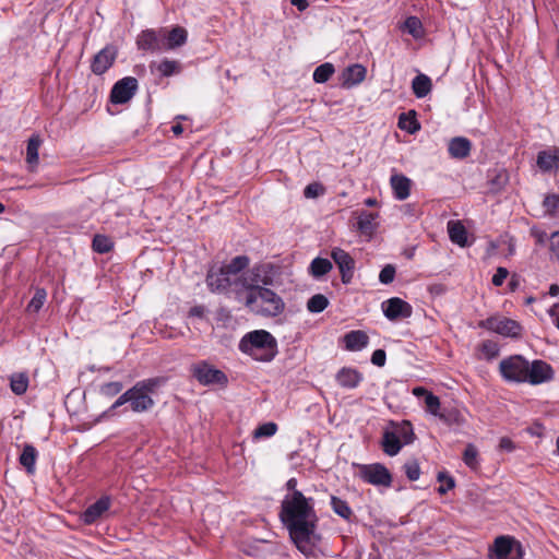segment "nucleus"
<instances>
[{"label":"nucleus","mask_w":559,"mask_h":559,"mask_svg":"<svg viewBox=\"0 0 559 559\" xmlns=\"http://www.w3.org/2000/svg\"><path fill=\"white\" fill-rule=\"evenodd\" d=\"M331 257L340 269L343 283H349L355 269L354 259L341 248H334Z\"/></svg>","instance_id":"nucleus-14"},{"label":"nucleus","mask_w":559,"mask_h":559,"mask_svg":"<svg viewBox=\"0 0 559 559\" xmlns=\"http://www.w3.org/2000/svg\"><path fill=\"white\" fill-rule=\"evenodd\" d=\"M158 385V379H146L129 389L131 409L135 413H142L152 408L154 405L152 394Z\"/></svg>","instance_id":"nucleus-5"},{"label":"nucleus","mask_w":559,"mask_h":559,"mask_svg":"<svg viewBox=\"0 0 559 559\" xmlns=\"http://www.w3.org/2000/svg\"><path fill=\"white\" fill-rule=\"evenodd\" d=\"M413 437L414 433L408 424L401 428L400 436L392 431H385L382 441L383 451L388 455L394 456L400 452L402 448L401 438H403L405 444H408L413 441Z\"/></svg>","instance_id":"nucleus-9"},{"label":"nucleus","mask_w":559,"mask_h":559,"mask_svg":"<svg viewBox=\"0 0 559 559\" xmlns=\"http://www.w3.org/2000/svg\"><path fill=\"white\" fill-rule=\"evenodd\" d=\"M325 192V188L319 183V182H312V183H309L305 190H304V195L307 198V199H314V198H318L320 195H323Z\"/></svg>","instance_id":"nucleus-47"},{"label":"nucleus","mask_w":559,"mask_h":559,"mask_svg":"<svg viewBox=\"0 0 559 559\" xmlns=\"http://www.w3.org/2000/svg\"><path fill=\"white\" fill-rule=\"evenodd\" d=\"M166 28L143 31L136 39L138 47L143 50H165Z\"/></svg>","instance_id":"nucleus-11"},{"label":"nucleus","mask_w":559,"mask_h":559,"mask_svg":"<svg viewBox=\"0 0 559 559\" xmlns=\"http://www.w3.org/2000/svg\"><path fill=\"white\" fill-rule=\"evenodd\" d=\"M344 342L348 350H361L368 345L369 337L362 331H350L345 334Z\"/></svg>","instance_id":"nucleus-24"},{"label":"nucleus","mask_w":559,"mask_h":559,"mask_svg":"<svg viewBox=\"0 0 559 559\" xmlns=\"http://www.w3.org/2000/svg\"><path fill=\"white\" fill-rule=\"evenodd\" d=\"M394 197L397 200H405L411 193V180L404 175H393L390 179Z\"/></svg>","instance_id":"nucleus-21"},{"label":"nucleus","mask_w":559,"mask_h":559,"mask_svg":"<svg viewBox=\"0 0 559 559\" xmlns=\"http://www.w3.org/2000/svg\"><path fill=\"white\" fill-rule=\"evenodd\" d=\"M276 431H277L276 424H274V423H265V424L259 426L254 430L253 436L257 439L264 438V437H272L273 435L276 433Z\"/></svg>","instance_id":"nucleus-44"},{"label":"nucleus","mask_w":559,"mask_h":559,"mask_svg":"<svg viewBox=\"0 0 559 559\" xmlns=\"http://www.w3.org/2000/svg\"><path fill=\"white\" fill-rule=\"evenodd\" d=\"M548 312L552 320L554 325L559 329V304L552 306Z\"/></svg>","instance_id":"nucleus-56"},{"label":"nucleus","mask_w":559,"mask_h":559,"mask_svg":"<svg viewBox=\"0 0 559 559\" xmlns=\"http://www.w3.org/2000/svg\"><path fill=\"white\" fill-rule=\"evenodd\" d=\"M402 29L416 39L423 37L424 35L421 21L417 16H408L405 20Z\"/></svg>","instance_id":"nucleus-32"},{"label":"nucleus","mask_w":559,"mask_h":559,"mask_svg":"<svg viewBox=\"0 0 559 559\" xmlns=\"http://www.w3.org/2000/svg\"><path fill=\"white\" fill-rule=\"evenodd\" d=\"M543 207L547 215L554 216L559 210V195L548 194L543 201Z\"/></svg>","instance_id":"nucleus-42"},{"label":"nucleus","mask_w":559,"mask_h":559,"mask_svg":"<svg viewBox=\"0 0 559 559\" xmlns=\"http://www.w3.org/2000/svg\"><path fill=\"white\" fill-rule=\"evenodd\" d=\"M438 417L447 424L461 425L463 423V418H462L461 414L455 409H452L449 412H445V411L441 412Z\"/></svg>","instance_id":"nucleus-48"},{"label":"nucleus","mask_w":559,"mask_h":559,"mask_svg":"<svg viewBox=\"0 0 559 559\" xmlns=\"http://www.w3.org/2000/svg\"><path fill=\"white\" fill-rule=\"evenodd\" d=\"M332 269V263L328 259L316 258L310 264V273L314 277H321L329 273Z\"/></svg>","instance_id":"nucleus-34"},{"label":"nucleus","mask_w":559,"mask_h":559,"mask_svg":"<svg viewBox=\"0 0 559 559\" xmlns=\"http://www.w3.org/2000/svg\"><path fill=\"white\" fill-rule=\"evenodd\" d=\"M245 273L241 275V277L231 278L227 276V274H225L222 267H219L217 271H209L206 276V283L212 292L223 293L229 289L230 292L236 294L238 299H240L242 296V290L236 289V283L241 281Z\"/></svg>","instance_id":"nucleus-6"},{"label":"nucleus","mask_w":559,"mask_h":559,"mask_svg":"<svg viewBox=\"0 0 559 559\" xmlns=\"http://www.w3.org/2000/svg\"><path fill=\"white\" fill-rule=\"evenodd\" d=\"M181 70L180 63L176 60L165 59L160 61L157 66V71L163 76H170L173 74L179 73Z\"/></svg>","instance_id":"nucleus-39"},{"label":"nucleus","mask_w":559,"mask_h":559,"mask_svg":"<svg viewBox=\"0 0 559 559\" xmlns=\"http://www.w3.org/2000/svg\"><path fill=\"white\" fill-rule=\"evenodd\" d=\"M280 519L297 549L307 557L312 556L321 542L313 499L306 498L302 492L286 493L281 504Z\"/></svg>","instance_id":"nucleus-1"},{"label":"nucleus","mask_w":559,"mask_h":559,"mask_svg":"<svg viewBox=\"0 0 559 559\" xmlns=\"http://www.w3.org/2000/svg\"><path fill=\"white\" fill-rule=\"evenodd\" d=\"M203 313H204V309H203V307H200V306L193 307L190 310V316H192V317H202Z\"/></svg>","instance_id":"nucleus-62"},{"label":"nucleus","mask_w":559,"mask_h":559,"mask_svg":"<svg viewBox=\"0 0 559 559\" xmlns=\"http://www.w3.org/2000/svg\"><path fill=\"white\" fill-rule=\"evenodd\" d=\"M46 297H47V294H46L45 289H43V288L36 289L33 298L31 299V301L27 305V311L31 313L38 312L41 309V307L44 306Z\"/></svg>","instance_id":"nucleus-40"},{"label":"nucleus","mask_w":559,"mask_h":559,"mask_svg":"<svg viewBox=\"0 0 559 559\" xmlns=\"http://www.w3.org/2000/svg\"><path fill=\"white\" fill-rule=\"evenodd\" d=\"M367 70L362 64L355 63L347 67L342 73V85L350 88L360 84L366 78Z\"/></svg>","instance_id":"nucleus-17"},{"label":"nucleus","mask_w":559,"mask_h":559,"mask_svg":"<svg viewBox=\"0 0 559 559\" xmlns=\"http://www.w3.org/2000/svg\"><path fill=\"white\" fill-rule=\"evenodd\" d=\"M272 278L262 266H254L245 273V277L236 283V289L242 290L245 305L253 313L262 317H276L285 309L284 300L266 286Z\"/></svg>","instance_id":"nucleus-2"},{"label":"nucleus","mask_w":559,"mask_h":559,"mask_svg":"<svg viewBox=\"0 0 559 559\" xmlns=\"http://www.w3.org/2000/svg\"><path fill=\"white\" fill-rule=\"evenodd\" d=\"M508 275L509 271L503 266H499L492 276V284L497 287L501 286L504 283L506 278L508 277Z\"/></svg>","instance_id":"nucleus-53"},{"label":"nucleus","mask_w":559,"mask_h":559,"mask_svg":"<svg viewBox=\"0 0 559 559\" xmlns=\"http://www.w3.org/2000/svg\"><path fill=\"white\" fill-rule=\"evenodd\" d=\"M404 469L409 480H417L420 476L419 465L415 461L406 463Z\"/></svg>","instance_id":"nucleus-51"},{"label":"nucleus","mask_w":559,"mask_h":559,"mask_svg":"<svg viewBox=\"0 0 559 559\" xmlns=\"http://www.w3.org/2000/svg\"><path fill=\"white\" fill-rule=\"evenodd\" d=\"M193 377L204 385L209 384H224L227 381L226 376L221 370L214 368L212 365L202 361L193 366Z\"/></svg>","instance_id":"nucleus-10"},{"label":"nucleus","mask_w":559,"mask_h":559,"mask_svg":"<svg viewBox=\"0 0 559 559\" xmlns=\"http://www.w3.org/2000/svg\"><path fill=\"white\" fill-rule=\"evenodd\" d=\"M513 549L512 539L507 536L497 537L493 546L492 554L490 555L493 559H514L511 554Z\"/></svg>","instance_id":"nucleus-19"},{"label":"nucleus","mask_w":559,"mask_h":559,"mask_svg":"<svg viewBox=\"0 0 559 559\" xmlns=\"http://www.w3.org/2000/svg\"><path fill=\"white\" fill-rule=\"evenodd\" d=\"M438 480L442 483L438 489L441 495L445 493L448 490L454 487V479L450 476L440 473L438 475Z\"/></svg>","instance_id":"nucleus-52"},{"label":"nucleus","mask_w":559,"mask_h":559,"mask_svg":"<svg viewBox=\"0 0 559 559\" xmlns=\"http://www.w3.org/2000/svg\"><path fill=\"white\" fill-rule=\"evenodd\" d=\"M499 372L507 382L537 385L554 378L551 366L543 360L530 362L521 355H512L499 362Z\"/></svg>","instance_id":"nucleus-3"},{"label":"nucleus","mask_w":559,"mask_h":559,"mask_svg":"<svg viewBox=\"0 0 559 559\" xmlns=\"http://www.w3.org/2000/svg\"><path fill=\"white\" fill-rule=\"evenodd\" d=\"M335 72L332 63L325 62L319 66L313 72V81L316 83H325Z\"/></svg>","instance_id":"nucleus-36"},{"label":"nucleus","mask_w":559,"mask_h":559,"mask_svg":"<svg viewBox=\"0 0 559 559\" xmlns=\"http://www.w3.org/2000/svg\"><path fill=\"white\" fill-rule=\"evenodd\" d=\"M431 87V80L426 74H418L412 82L413 93L418 98L426 97L430 93Z\"/></svg>","instance_id":"nucleus-29"},{"label":"nucleus","mask_w":559,"mask_h":559,"mask_svg":"<svg viewBox=\"0 0 559 559\" xmlns=\"http://www.w3.org/2000/svg\"><path fill=\"white\" fill-rule=\"evenodd\" d=\"M136 90L138 81L135 78H123L114 85L110 93V100L114 104H124L133 97Z\"/></svg>","instance_id":"nucleus-13"},{"label":"nucleus","mask_w":559,"mask_h":559,"mask_svg":"<svg viewBox=\"0 0 559 559\" xmlns=\"http://www.w3.org/2000/svg\"><path fill=\"white\" fill-rule=\"evenodd\" d=\"M399 128L408 132L409 134H414L420 129V124L416 119V111L409 110L407 112H403L399 117Z\"/></svg>","instance_id":"nucleus-28"},{"label":"nucleus","mask_w":559,"mask_h":559,"mask_svg":"<svg viewBox=\"0 0 559 559\" xmlns=\"http://www.w3.org/2000/svg\"><path fill=\"white\" fill-rule=\"evenodd\" d=\"M28 376L26 372H16L10 377V388L16 395H22L28 388Z\"/></svg>","instance_id":"nucleus-31"},{"label":"nucleus","mask_w":559,"mask_h":559,"mask_svg":"<svg viewBox=\"0 0 559 559\" xmlns=\"http://www.w3.org/2000/svg\"><path fill=\"white\" fill-rule=\"evenodd\" d=\"M130 403V395H129V390L126 391L123 394H121L117 400L116 402L112 404L111 408L115 409L126 403Z\"/></svg>","instance_id":"nucleus-58"},{"label":"nucleus","mask_w":559,"mask_h":559,"mask_svg":"<svg viewBox=\"0 0 559 559\" xmlns=\"http://www.w3.org/2000/svg\"><path fill=\"white\" fill-rule=\"evenodd\" d=\"M425 404L427 411L432 414L433 416H439L441 412L440 411V400L438 396L433 395L431 392L429 394H426L425 397Z\"/></svg>","instance_id":"nucleus-45"},{"label":"nucleus","mask_w":559,"mask_h":559,"mask_svg":"<svg viewBox=\"0 0 559 559\" xmlns=\"http://www.w3.org/2000/svg\"><path fill=\"white\" fill-rule=\"evenodd\" d=\"M36 459V449L31 444H26L20 455V463L26 468V471L29 474L34 473L35 471Z\"/></svg>","instance_id":"nucleus-30"},{"label":"nucleus","mask_w":559,"mask_h":559,"mask_svg":"<svg viewBox=\"0 0 559 559\" xmlns=\"http://www.w3.org/2000/svg\"><path fill=\"white\" fill-rule=\"evenodd\" d=\"M479 350L481 354V357L491 360L499 354V346L496 342L492 341H485L480 344Z\"/></svg>","instance_id":"nucleus-41"},{"label":"nucleus","mask_w":559,"mask_h":559,"mask_svg":"<svg viewBox=\"0 0 559 559\" xmlns=\"http://www.w3.org/2000/svg\"><path fill=\"white\" fill-rule=\"evenodd\" d=\"M329 306L328 298L322 294L312 296L307 302V309L312 313L322 312Z\"/></svg>","instance_id":"nucleus-37"},{"label":"nucleus","mask_w":559,"mask_h":559,"mask_svg":"<svg viewBox=\"0 0 559 559\" xmlns=\"http://www.w3.org/2000/svg\"><path fill=\"white\" fill-rule=\"evenodd\" d=\"M430 392H428L425 388H421V386H417V388H414L413 389V394L415 396H425L426 397V394H429Z\"/></svg>","instance_id":"nucleus-61"},{"label":"nucleus","mask_w":559,"mask_h":559,"mask_svg":"<svg viewBox=\"0 0 559 559\" xmlns=\"http://www.w3.org/2000/svg\"><path fill=\"white\" fill-rule=\"evenodd\" d=\"M472 143L467 138L455 136L450 140L448 151L452 158L463 159L471 153Z\"/></svg>","instance_id":"nucleus-18"},{"label":"nucleus","mask_w":559,"mask_h":559,"mask_svg":"<svg viewBox=\"0 0 559 559\" xmlns=\"http://www.w3.org/2000/svg\"><path fill=\"white\" fill-rule=\"evenodd\" d=\"M112 248L110 239L103 235H96L93 239V249L98 253L109 252Z\"/></svg>","instance_id":"nucleus-43"},{"label":"nucleus","mask_w":559,"mask_h":559,"mask_svg":"<svg viewBox=\"0 0 559 559\" xmlns=\"http://www.w3.org/2000/svg\"><path fill=\"white\" fill-rule=\"evenodd\" d=\"M550 251L555 258L559 261V230L555 231L549 237Z\"/></svg>","instance_id":"nucleus-54"},{"label":"nucleus","mask_w":559,"mask_h":559,"mask_svg":"<svg viewBox=\"0 0 559 559\" xmlns=\"http://www.w3.org/2000/svg\"><path fill=\"white\" fill-rule=\"evenodd\" d=\"M109 508L110 498L102 497L83 512L82 520L85 524H93L98 521Z\"/></svg>","instance_id":"nucleus-16"},{"label":"nucleus","mask_w":559,"mask_h":559,"mask_svg":"<svg viewBox=\"0 0 559 559\" xmlns=\"http://www.w3.org/2000/svg\"><path fill=\"white\" fill-rule=\"evenodd\" d=\"M549 294H550V296H552V297L558 296V295H559V286H558L557 284H552V285H550V287H549Z\"/></svg>","instance_id":"nucleus-63"},{"label":"nucleus","mask_w":559,"mask_h":559,"mask_svg":"<svg viewBox=\"0 0 559 559\" xmlns=\"http://www.w3.org/2000/svg\"><path fill=\"white\" fill-rule=\"evenodd\" d=\"M359 476L366 483L374 485V486H391L392 476L389 469L380 464H366L359 467Z\"/></svg>","instance_id":"nucleus-8"},{"label":"nucleus","mask_w":559,"mask_h":559,"mask_svg":"<svg viewBox=\"0 0 559 559\" xmlns=\"http://www.w3.org/2000/svg\"><path fill=\"white\" fill-rule=\"evenodd\" d=\"M187 40V31L182 27L166 29L165 50L175 49L182 46Z\"/></svg>","instance_id":"nucleus-25"},{"label":"nucleus","mask_w":559,"mask_h":559,"mask_svg":"<svg viewBox=\"0 0 559 559\" xmlns=\"http://www.w3.org/2000/svg\"><path fill=\"white\" fill-rule=\"evenodd\" d=\"M249 264V259L245 255H238L234 258L228 264L223 265L222 269L224 270L225 274L227 276L235 278V277H241V275L245 273L243 271Z\"/></svg>","instance_id":"nucleus-27"},{"label":"nucleus","mask_w":559,"mask_h":559,"mask_svg":"<svg viewBox=\"0 0 559 559\" xmlns=\"http://www.w3.org/2000/svg\"><path fill=\"white\" fill-rule=\"evenodd\" d=\"M361 380V373H359L356 369L353 368L344 367L336 374L337 383L346 389H354L358 386Z\"/></svg>","instance_id":"nucleus-20"},{"label":"nucleus","mask_w":559,"mask_h":559,"mask_svg":"<svg viewBox=\"0 0 559 559\" xmlns=\"http://www.w3.org/2000/svg\"><path fill=\"white\" fill-rule=\"evenodd\" d=\"M448 233L452 242L460 247L468 246L467 230L461 222L450 221L448 223Z\"/></svg>","instance_id":"nucleus-23"},{"label":"nucleus","mask_w":559,"mask_h":559,"mask_svg":"<svg viewBox=\"0 0 559 559\" xmlns=\"http://www.w3.org/2000/svg\"><path fill=\"white\" fill-rule=\"evenodd\" d=\"M331 507L333 511L344 520L349 521L350 518L353 516V511L348 503L338 497H331Z\"/></svg>","instance_id":"nucleus-33"},{"label":"nucleus","mask_w":559,"mask_h":559,"mask_svg":"<svg viewBox=\"0 0 559 559\" xmlns=\"http://www.w3.org/2000/svg\"><path fill=\"white\" fill-rule=\"evenodd\" d=\"M171 131L176 134V135H180L183 131V128L180 123H177V124H174L171 127Z\"/></svg>","instance_id":"nucleus-64"},{"label":"nucleus","mask_w":559,"mask_h":559,"mask_svg":"<svg viewBox=\"0 0 559 559\" xmlns=\"http://www.w3.org/2000/svg\"><path fill=\"white\" fill-rule=\"evenodd\" d=\"M479 326L507 337H518L521 334L520 324L504 317H490L480 321Z\"/></svg>","instance_id":"nucleus-7"},{"label":"nucleus","mask_w":559,"mask_h":559,"mask_svg":"<svg viewBox=\"0 0 559 559\" xmlns=\"http://www.w3.org/2000/svg\"><path fill=\"white\" fill-rule=\"evenodd\" d=\"M43 143V140L38 134H34L28 139L27 147H26V163L28 165V169L34 171L39 162V147Z\"/></svg>","instance_id":"nucleus-22"},{"label":"nucleus","mask_w":559,"mask_h":559,"mask_svg":"<svg viewBox=\"0 0 559 559\" xmlns=\"http://www.w3.org/2000/svg\"><path fill=\"white\" fill-rule=\"evenodd\" d=\"M530 235L535 239L536 243L544 246L549 239L547 231L538 226H533L530 229Z\"/></svg>","instance_id":"nucleus-49"},{"label":"nucleus","mask_w":559,"mask_h":559,"mask_svg":"<svg viewBox=\"0 0 559 559\" xmlns=\"http://www.w3.org/2000/svg\"><path fill=\"white\" fill-rule=\"evenodd\" d=\"M123 385L121 382L114 381L105 383L100 386V393L107 397H112L121 392Z\"/></svg>","instance_id":"nucleus-46"},{"label":"nucleus","mask_w":559,"mask_h":559,"mask_svg":"<svg viewBox=\"0 0 559 559\" xmlns=\"http://www.w3.org/2000/svg\"><path fill=\"white\" fill-rule=\"evenodd\" d=\"M558 160V155L547 151H543L537 156V165L540 169L548 171L551 170Z\"/></svg>","instance_id":"nucleus-35"},{"label":"nucleus","mask_w":559,"mask_h":559,"mask_svg":"<svg viewBox=\"0 0 559 559\" xmlns=\"http://www.w3.org/2000/svg\"><path fill=\"white\" fill-rule=\"evenodd\" d=\"M239 350L258 361H271L277 354L275 337L265 330H255L242 336Z\"/></svg>","instance_id":"nucleus-4"},{"label":"nucleus","mask_w":559,"mask_h":559,"mask_svg":"<svg viewBox=\"0 0 559 559\" xmlns=\"http://www.w3.org/2000/svg\"><path fill=\"white\" fill-rule=\"evenodd\" d=\"M286 488L288 490L287 493L300 492L297 489V479L296 478L288 479L287 483H286Z\"/></svg>","instance_id":"nucleus-59"},{"label":"nucleus","mask_w":559,"mask_h":559,"mask_svg":"<svg viewBox=\"0 0 559 559\" xmlns=\"http://www.w3.org/2000/svg\"><path fill=\"white\" fill-rule=\"evenodd\" d=\"M382 311L390 321L409 318L413 313L412 306L399 297L390 298L382 302Z\"/></svg>","instance_id":"nucleus-12"},{"label":"nucleus","mask_w":559,"mask_h":559,"mask_svg":"<svg viewBox=\"0 0 559 559\" xmlns=\"http://www.w3.org/2000/svg\"><path fill=\"white\" fill-rule=\"evenodd\" d=\"M499 448L503 451L511 452L514 450V444L509 438H501L499 442Z\"/></svg>","instance_id":"nucleus-57"},{"label":"nucleus","mask_w":559,"mask_h":559,"mask_svg":"<svg viewBox=\"0 0 559 559\" xmlns=\"http://www.w3.org/2000/svg\"><path fill=\"white\" fill-rule=\"evenodd\" d=\"M117 48L115 46H106L93 59L92 71L100 75L105 73L114 63L117 57Z\"/></svg>","instance_id":"nucleus-15"},{"label":"nucleus","mask_w":559,"mask_h":559,"mask_svg":"<svg viewBox=\"0 0 559 559\" xmlns=\"http://www.w3.org/2000/svg\"><path fill=\"white\" fill-rule=\"evenodd\" d=\"M386 355L383 349H376L371 356V362L376 366L382 367L385 364Z\"/></svg>","instance_id":"nucleus-55"},{"label":"nucleus","mask_w":559,"mask_h":559,"mask_svg":"<svg viewBox=\"0 0 559 559\" xmlns=\"http://www.w3.org/2000/svg\"><path fill=\"white\" fill-rule=\"evenodd\" d=\"M394 276H395L394 266L391 264H388L381 270V272L379 274V281L382 284H390L391 282H393Z\"/></svg>","instance_id":"nucleus-50"},{"label":"nucleus","mask_w":559,"mask_h":559,"mask_svg":"<svg viewBox=\"0 0 559 559\" xmlns=\"http://www.w3.org/2000/svg\"><path fill=\"white\" fill-rule=\"evenodd\" d=\"M378 213L361 212L358 216L357 228L362 235L371 236L377 229Z\"/></svg>","instance_id":"nucleus-26"},{"label":"nucleus","mask_w":559,"mask_h":559,"mask_svg":"<svg viewBox=\"0 0 559 559\" xmlns=\"http://www.w3.org/2000/svg\"><path fill=\"white\" fill-rule=\"evenodd\" d=\"M463 461L473 471H476L478 468V451L474 444H467L463 453Z\"/></svg>","instance_id":"nucleus-38"},{"label":"nucleus","mask_w":559,"mask_h":559,"mask_svg":"<svg viewBox=\"0 0 559 559\" xmlns=\"http://www.w3.org/2000/svg\"><path fill=\"white\" fill-rule=\"evenodd\" d=\"M292 4L297 7L299 11H304L308 8V0H292Z\"/></svg>","instance_id":"nucleus-60"}]
</instances>
